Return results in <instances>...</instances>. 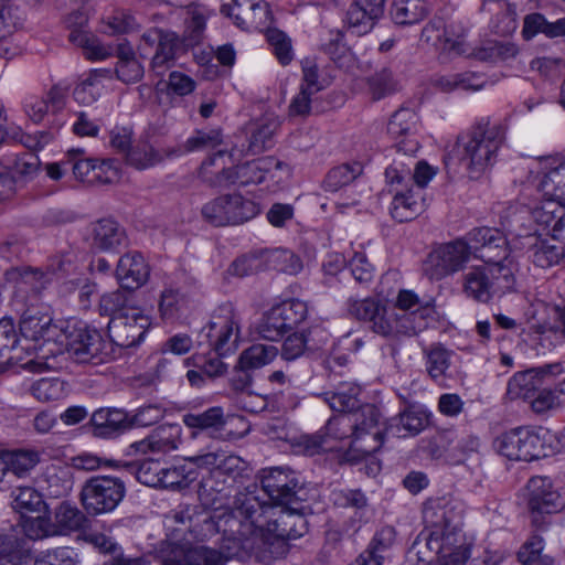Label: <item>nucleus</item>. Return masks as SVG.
Returning <instances> with one entry per match:
<instances>
[{"label":"nucleus","instance_id":"nucleus-62","mask_svg":"<svg viewBox=\"0 0 565 565\" xmlns=\"http://www.w3.org/2000/svg\"><path fill=\"white\" fill-rule=\"evenodd\" d=\"M379 19V15L372 14L367 9L354 1L347 12L349 30L356 35H363L372 31Z\"/></svg>","mask_w":565,"mask_h":565},{"label":"nucleus","instance_id":"nucleus-35","mask_svg":"<svg viewBox=\"0 0 565 565\" xmlns=\"http://www.w3.org/2000/svg\"><path fill=\"white\" fill-rule=\"evenodd\" d=\"M562 372L563 367L559 363L519 372L509 381L508 388H539L543 385L550 387L553 385L552 380Z\"/></svg>","mask_w":565,"mask_h":565},{"label":"nucleus","instance_id":"nucleus-2","mask_svg":"<svg viewBox=\"0 0 565 565\" xmlns=\"http://www.w3.org/2000/svg\"><path fill=\"white\" fill-rule=\"evenodd\" d=\"M226 153L227 150H217L201 163L199 175L203 182L214 188L231 185L248 186L260 184L269 177L273 178L275 170L285 169L287 173L290 172L287 163L273 156L262 157L226 168L223 161Z\"/></svg>","mask_w":565,"mask_h":565},{"label":"nucleus","instance_id":"nucleus-37","mask_svg":"<svg viewBox=\"0 0 565 565\" xmlns=\"http://www.w3.org/2000/svg\"><path fill=\"white\" fill-rule=\"evenodd\" d=\"M388 310L386 305L374 298L349 300V312L358 320L371 323L372 331L377 334V324L386 322Z\"/></svg>","mask_w":565,"mask_h":565},{"label":"nucleus","instance_id":"nucleus-28","mask_svg":"<svg viewBox=\"0 0 565 565\" xmlns=\"http://www.w3.org/2000/svg\"><path fill=\"white\" fill-rule=\"evenodd\" d=\"M182 436V428L179 424H163L157 427L147 438L131 445L137 452H169L175 450Z\"/></svg>","mask_w":565,"mask_h":565},{"label":"nucleus","instance_id":"nucleus-34","mask_svg":"<svg viewBox=\"0 0 565 565\" xmlns=\"http://www.w3.org/2000/svg\"><path fill=\"white\" fill-rule=\"evenodd\" d=\"M224 141L221 128L198 129L182 145L172 147L169 154L175 158L196 151L212 150Z\"/></svg>","mask_w":565,"mask_h":565},{"label":"nucleus","instance_id":"nucleus-61","mask_svg":"<svg viewBox=\"0 0 565 565\" xmlns=\"http://www.w3.org/2000/svg\"><path fill=\"white\" fill-rule=\"evenodd\" d=\"M454 355L451 350H448L443 344H431L426 351L427 371L434 380L443 379L450 366V359Z\"/></svg>","mask_w":565,"mask_h":565},{"label":"nucleus","instance_id":"nucleus-36","mask_svg":"<svg viewBox=\"0 0 565 565\" xmlns=\"http://www.w3.org/2000/svg\"><path fill=\"white\" fill-rule=\"evenodd\" d=\"M53 526L55 534L65 535L89 529L90 520L77 507L68 502H62L55 509Z\"/></svg>","mask_w":565,"mask_h":565},{"label":"nucleus","instance_id":"nucleus-9","mask_svg":"<svg viewBox=\"0 0 565 565\" xmlns=\"http://www.w3.org/2000/svg\"><path fill=\"white\" fill-rule=\"evenodd\" d=\"M259 213V204L239 192L218 195L201 209L203 220L215 227L241 225Z\"/></svg>","mask_w":565,"mask_h":565},{"label":"nucleus","instance_id":"nucleus-60","mask_svg":"<svg viewBox=\"0 0 565 565\" xmlns=\"http://www.w3.org/2000/svg\"><path fill=\"white\" fill-rule=\"evenodd\" d=\"M132 291L120 289L105 292L102 295L98 303V311L100 316L110 317V319L119 313L130 312L128 308Z\"/></svg>","mask_w":565,"mask_h":565},{"label":"nucleus","instance_id":"nucleus-15","mask_svg":"<svg viewBox=\"0 0 565 565\" xmlns=\"http://www.w3.org/2000/svg\"><path fill=\"white\" fill-rule=\"evenodd\" d=\"M526 504L532 523L540 525L542 514H553L565 508V491L547 476H534L526 483Z\"/></svg>","mask_w":565,"mask_h":565},{"label":"nucleus","instance_id":"nucleus-53","mask_svg":"<svg viewBox=\"0 0 565 565\" xmlns=\"http://www.w3.org/2000/svg\"><path fill=\"white\" fill-rule=\"evenodd\" d=\"M257 332L263 339L268 341H279L290 332L276 305L263 315Z\"/></svg>","mask_w":565,"mask_h":565},{"label":"nucleus","instance_id":"nucleus-44","mask_svg":"<svg viewBox=\"0 0 565 565\" xmlns=\"http://www.w3.org/2000/svg\"><path fill=\"white\" fill-rule=\"evenodd\" d=\"M428 13L425 0H393L392 20L398 25H411L420 22Z\"/></svg>","mask_w":565,"mask_h":565},{"label":"nucleus","instance_id":"nucleus-14","mask_svg":"<svg viewBox=\"0 0 565 565\" xmlns=\"http://www.w3.org/2000/svg\"><path fill=\"white\" fill-rule=\"evenodd\" d=\"M471 255L490 267H509L504 264L510 255L505 234L495 227H475L467 234Z\"/></svg>","mask_w":565,"mask_h":565},{"label":"nucleus","instance_id":"nucleus-42","mask_svg":"<svg viewBox=\"0 0 565 565\" xmlns=\"http://www.w3.org/2000/svg\"><path fill=\"white\" fill-rule=\"evenodd\" d=\"M519 53L518 46L509 41H487L476 47L472 55L476 60L498 64L514 58Z\"/></svg>","mask_w":565,"mask_h":565},{"label":"nucleus","instance_id":"nucleus-59","mask_svg":"<svg viewBox=\"0 0 565 565\" xmlns=\"http://www.w3.org/2000/svg\"><path fill=\"white\" fill-rule=\"evenodd\" d=\"M418 121L416 111L408 107L398 108L387 124V132L395 139L415 132Z\"/></svg>","mask_w":565,"mask_h":565},{"label":"nucleus","instance_id":"nucleus-29","mask_svg":"<svg viewBox=\"0 0 565 565\" xmlns=\"http://www.w3.org/2000/svg\"><path fill=\"white\" fill-rule=\"evenodd\" d=\"M92 246L100 252H116L126 243L125 228L114 218H100L92 224Z\"/></svg>","mask_w":565,"mask_h":565},{"label":"nucleus","instance_id":"nucleus-26","mask_svg":"<svg viewBox=\"0 0 565 565\" xmlns=\"http://www.w3.org/2000/svg\"><path fill=\"white\" fill-rule=\"evenodd\" d=\"M67 93V87L55 84L45 96H26L23 100L24 113L33 122L39 124L50 111L57 113L64 108Z\"/></svg>","mask_w":565,"mask_h":565},{"label":"nucleus","instance_id":"nucleus-58","mask_svg":"<svg viewBox=\"0 0 565 565\" xmlns=\"http://www.w3.org/2000/svg\"><path fill=\"white\" fill-rule=\"evenodd\" d=\"M278 352L277 347L271 344H253L242 352L238 364L245 369H258L270 363Z\"/></svg>","mask_w":565,"mask_h":565},{"label":"nucleus","instance_id":"nucleus-8","mask_svg":"<svg viewBox=\"0 0 565 565\" xmlns=\"http://www.w3.org/2000/svg\"><path fill=\"white\" fill-rule=\"evenodd\" d=\"M271 510V507L262 503L256 495L241 493L235 499L233 511L215 514L213 519L216 520L215 525L218 532L238 539L246 535L243 527L247 525L265 532L268 521L265 514Z\"/></svg>","mask_w":565,"mask_h":565},{"label":"nucleus","instance_id":"nucleus-11","mask_svg":"<svg viewBox=\"0 0 565 565\" xmlns=\"http://www.w3.org/2000/svg\"><path fill=\"white\" fill-rule=\"evenodd\" d=\"M126 495V484L120 477L98 475L85 481L81 503L89 515L113 512Z\"/></svg>","mask_w":565,"mask_h":565},{"label":"nucleus","instance_id":"nucleus-5","mask_svg":"<svg viewBox=\"0 0 565 565\" xmlns=\"http://www.w3.org/2000/svg\"><path fill=\"white\" fill-rule=\"evenodd\" d=\"M505 141V129L489 118L478 120L466 135L458 139L461 160L470 179H479L497 162L498 153Z\"/></svg>","mask_w":565,"mask_h":565},{"label":"nucleus","instance_id":"nucleus-23","mask_svg":"<svg viewBox=\"0 0 565 565\" xmlns=\"http://www.w3.org/2000/svg\"><path fill=\"white\" fill-rule=\"evenodd\" d=\"M426 310L404 311L398 315L390 309L385 323H379L380 335L397 339L414 337L427 328Z\"/></svg>","mask_w":565,"mask_h":565},{"label":"nucleus","instance_id":"nucleus-38","mask_svg":"<svg viewBox=\"0 0 565 565\" xmlns=\"http://www.w3.org/2000/svg\"><path fill=\"white\" fill-rule=\"evenodd\" d=\"M231 419L230 416H225L223 408L220 406H213L202 413H189L183 416V423L186 427L210 430L213 434L223 430Z\"/></svg>","mask_w":565,"mask_h":565},{"label":"nucleus","instance_id":"nucleus-3","mask_svg":"<svg viewBox=\"0 0 565 565\" xmlns=\"http://www.w3.org/2000/svg\"><path fill=\"white\" fill-rule=\"evenodd\" d=\"M423 518L430 526L427 545L437 547V565H466L470 557V547L463 542L452 508L440 501L428 502L423 510Z\"/></svg>","mask_w":565,"mask_h":565},{"label":"nucleus","instance_id":"nucleus-20","mask_svg":"<svg viewBox=\"0 0 565 565\" xmlns=\"http://www.w3.org/2000/svg\"><path fill=\"white\" fill-rule=\"evenodd\" d=\"M25 19V11L14 0H0V57L11 60L21 53L22 46L13 35Z\"/></svg>","mask_w":565,"mask_h":565},{"label":"nucleus","instance_id":"nucleus-48","mask_svg":"<svg viewBox=\"0 0 565 565\" xmlns=\"http://www.w3.org/2000/svg\"><path fill=\"white\" fill-rule=\"evenodd\" d=\"M565 210V203L556 200H544L531 211L532 220L535 224L552 237L554 230H556Z\"/></svg>","mask_w":565,"mask_h":565},{"label":"nucleus","instance_id":"nucleus-43","mask_svg":"<svg viewBox=\"0 0 565 565\" xmlns=\"http://www.w3.org/2000/svg\"><path fill=\"white\" fill-rule=\"evenodd\" d=\"M4 280L20 289L30 287L32 290H39L50 281V278L41 268L19 266L7 269L4 271Z\"/></svg>","mask_w":565,"mask_h":565},{"label":"nucleus","instance_id":"nucleus-30","mask_svg":"<svg viewBox=\"0 0 565 565\" xmlns=\"http://www.w3.org/2000/svg\"><path fill=\"white\" fill-rule=\"evenodd\" d=\"M171 148L158 149L150 143L148 138H140L127 153L125 162L137 170H147L164 162L167 159L175 158L169 154Z\"/></svg>","mask_w":565,"mask_h":565},{"label":"nucleus","instance_id":"nucleus-47","mask_svg":"<svg viewBox=\"0 0 565 565\" xmlns=\"http://www.w3.org/2000/svg\"><path fill=\"white\" fill-rule=\"evenodd\" d=\"M373 100L383 99L399 90V82L388 67H383L365 78Z\"/></svg>","mask_w":565,"mask_h":565},{"label":"nucleus","instance_id":"nucleus-49","mask_svg":"<svg viewBox=\"0 0 565 565\" xmlns=\"http://www.w3.org/2000/svg\"><path fill=\"white\" fill-rule=\"evenodd\" d=\"M278 127L279 121L275 117H265L258 120L250 132L249 151L256 154L271 148Z\"/></svg>","mask_w":565,"mask_h":565},{"label":"nucleus","instance_id":"nucleus-7","mask_svg":"<svg viewBox=\"0 0 565 565\" xmlns=\"http://www.w3.org/2000/svg\"><path fill=\"white\" fill-rule=\"evenodd\" d=\"M514 276L510 267L473 266L462 276V291L475 301L488 303L511 291Z\"/></svg>","mask_w":565,"mask_h":565},{"label":"nucleus","instance_id":"nucleus-52","mask_svg":"<svg viewBox=\"0 0 565 565\" xmlns=\"http://www.w3.org/2000/svg\"><path fill=\"white\" fill-rule=\"evenodd\" d=\"M320 397L335 412L342 415H358L366 404H361L356 394L352 391H323Z\"/></svg>","mask_w":565,"mask_h":565},{"label":"nucleus","instance_id":"nucleus-13","mask_svg":"<svg viewBox=\"0 0 565 565\" xmlns=\"http://www.w3.org/2000/svg\"><path fill=\"white\" fill-rule=\"evenodd\" d=\"M471 257L467 235L433 248L423 264L425 275L431 280H440L460 271Z\"/></svg>","mask_w":565,"mask_h":565},{"label":"nucleus","instance_id":"nucleus-22","mask_svg":"<svg viewBox=\"0 0 565 565\" xmlns=\"http://www.w3.org/2000/svg\"><path fill=\"white\" fill-rule=\"evenodd\" d=\"M308 532V521L303 514L291 505L281 509L275 519L266 522L264 535L266 540H276L277 542H286L297 540Z\"/></svg>","mask_w":565,"mask_h":565},{"label":"nucleus","instance_id":"nucleus-6","mask_svg":"<svg viewBox=\"0 0 565 565\" xmlns=\"http://www.w3.org/2000/svg\"><path fill=\"white\" fill-rule=\"evenodd\" d=\"M74 319L53 322L49 317H25L20 322L21 335L34 342V349L44 350L50 355L71 353V327Z\"/></svg>","mask_w":565,"mask_h":565},{"label":"nucleus","instance_id":"nucleus-31","mask_svg":"<svg viewBox=\"0 0 565 565\" xmlns=\"http://www.w3.org/2000/svg\"><path fill=\"white\" fill-rule=\"evenodd\" d=\"M93 435L100 438H113L129 427L128 415L116 408H99L90 418Z\"/></svg>","mask_w":565,"mask_h":565},{"label":"nucleus","instance_id":"nucleus-39","mask_svg":"<svg viewBox=\"0 0 565 565\" xmlns=\"http://www.w3.org/2000/svg\"><path fill=\"white\" fill-rule=\"evenodd\" d=\"M484 85V76L471 71L448 74L436 79V87L445 93L454 90L477 92L482 89Z\"/></svg>","mask_w":565,"mask_h":565},{"label":"nucleus","instance_id":"nucleus-1","mask_svg":"<svg viewBox=\"0 0 565 565\" xmlns=\"http://www.w3.org/2000/svg\"><path fill=\"white\" fill-rule=\"evenodd\" d=\"M322 435L333 445L348 440L344 459L355 463L376 452L383 445L382 415L372 404L358 415H339L328 420Z\"/></svg>","mask_w":565,"mask_h":565},{"label":"nucleus","instance_id":"nucleus-27","mask_svg":"<svg viewBox=\"0 0 565 565\" xmlns=\"http://www.w3.org/2000/svg\"><path fill=\"white\" fill-rule=\"evenodd\" d=\"M526 253L532 263L541 268L558 265L565 258V245L552 237H542L536 233L525 236Z\"/></svg>","mask_w":565,"mask_h":565},{"label":"nucleus","instance_id":"nucleus-45","mask_svg":"<svg viewBox=\"0 0 565 565\" xmlns=\"http://www.w3.org/2000/svg\"><path fill=\"white\" fill-rule=\"evenodd\" d=\"M363 173V164L359 161L345 162L333 167L323 180L326 191L337 192L351 184Z\"/></svg>","mask_w":565,"mask_h":565},{"label":"nucleus","instance_id":"nucleus-32","mask_svg":"<svg viewBox=\"0 0 565 565\" xmlns=\"http://www.w3.org/2000/svg\"><path fill=\"white\" fill-rule=\"evenodd\" d=\"M424 205L420 190H415L413 186L405 191L395 189L390 211L394 220L403 223L414 220L422 213Z\"/></svg>","mask_w":565,"mask_h":565},{"label":"nucleus","instance_id":"nucleus-55","mask_svg":"<svg viewBox=\"0 0 565 565\" xmlns=\"http://www.w3.org/2000/svg\"><path fill=\"white\" fill-rule=\"evenodd\" d=\"M186 306L188 298L179 289L166 288L161 291L159 312L162 320L171 321L179 318Z\"/></svg>","mask_w":565,"mask_h":565},{"label":"nucleus","instance_id":"nucleus-19","mask_svg":"<svg viewBox=\"0 0 565 565\" xmlns=\"http://www.w3.org/2000/svg\"><path fill=\"white\" fill-rule=\"evenodd\" d=\"M262 488L276 505L288 507L299 500L301 486L297 475L282 468H271L262 478Z\"/></svg>","mask_w":565,"mask_h":565},{"label":"nucleus","instance_id":"nucleus-64","mask_svg":"<svg viewBox=\"0 0 565 565\" xmlns=\"http://www.w3.org/2000/svg\"><path fill=\"white\" fill-rule=\"evenodd\" d=\"M268 267L288 275H296L302 269V263L298 256L285 249H275L264 254Z\"/></svg>","mask_w":565,"mask_h":565},{"label":"nucleus","instance_id":"nucleus-41","mask_svg":"<svg viewBox=\"0 0 565 565\" xmlns=\"http://www.w3.org/2000/svg\"><path fill=\"white\" fill-rule=\"evenodd\" d=\"M257 11H266L260 0H231L221 7V13L233 19L239 28L255 23Z\"/></svg>","mask_w":565,"mask_h":565},{"label":"nucleus","instance_id":"nucleus-63","mask_svg":"<svg viewBox=\"0 0 565 565\" xmlns=\"http://www.w3.org/2000/svg\"><path fill=\"white\" fill-rule=\"evenodd\" d=\"M276 307L290 331L297 330L307 320L309 315L307 302L297 298L284 300L277 303Z\"/></svg>","mask_w":565,"mask_h":565},{"label":"nucleus","instance_id":"nucleus-24","mask_svg":"<svg viewBox=\"0 0 565 565\" xmlns=\"http://www.w3.org/2000/svg\"><path fill=\"white\" fill-rule=\"evenodd\" d=\"M247 463L239 456L220 450V459L212 478H202L201 487L204 491L223 493L228 483L234 482L246 470Z\"/></svg>","mask_w":565,"mask_h":565},{"label":"nucleus","instance_id":"nucleus-16","mask_svg":"<svg viewBox=\"0 0 565 565\" xmlns=\"http://www.w3.org/2000/svg\"><path fill=\"white\" fill-rule=\"evenodd\" d=\"M71 330V354L76 361L97 364L109 356L108 344L97 328L74 319Z\"/></svg>","mask_w":565,"mask_h":565},{"label":"nucleus","instance_id":"nucleus-46","mask_svg":"<svg viewBox=\"0 0 565 565\" xmlns=\"http://www.w3.org/2000/svg\"><path fill=\"white\" fill-rule=\"evenodd\" d=\"M7 472L25 477L40 461V455L31 449H18L1 451Z\"/></svg>","mask_w":565,"mask_h":565},{"label":"nucleus","instance_id":"nucleus-18","mask_svg":"<svg viewBox=\"0 0 565 565\" xmlns=\"http://www.w3.org/2000/svg\"><path fill=\"white\" fill-rule=\"evenodd\" d=\"M179 45L178 34L170 30L152 28L141 35V50L145 46L156 47L151 68L159 76L173 65Z\"/></svg>","mask_w":565,"mask_h":565},{"label":"nucleus","instance_id":"nucleus-4","mask_svg":"<svg viewBox=\"0 0 565 565\" xmlns=\"http://www.w3.org/2000/svg\"><path fill=\"white\" fill-rule=\"evenodd\" d=\"M493 447L509 460L532 461L562 451L565 436L544 427L520 426L500 434L493 440Z\"/></svg>","mask_w":565,"mask_h":565},{"label":"nucleus","instance_id":"nucleus-57","mask_svg":"<svg viewBox=\"0 0 565 565\" xmlns=\"http://www.w3.org/2000/svg\"><path fill=\"white\" fill-rule=\"evenodd\" d=\"M544 540L541 535L533 534L520 547L518 559L523 565H554V558L543 554Z\"/></svg>","mask_w":565,"mask_h":565},{"label":"nucleus","instance_id":"nucleus-40","mask_svg":"<svg viewBox=\"0 0 565 565\" xmlns=\"http://www.w3.org/2000/svg\"><path fill=\"white\" fill-rule=\"evenodd\" d=\"M539 33L551 39L565 35V18L548 22L543 14L537 12L525 15L522 29L523 38L531 40Z\"/></svg>","mask_w":565,"mask_h":565},{"label":"nucleus","instance_id":"nucleus-33","mask_svg":"<svg viewBox=\"0 0 565 565\" xmlns=\"http://www.w3.org/2000/svg\"><path fill=\"white\" fill-rule=\"evenodd\" d=\"M430 413L419 406L411 405L398 416L397 424L391 425L388 428H383V431H390L397 437L416 436L423 431L429 424Z\"/></svg>","mask_w":565,"mask_h":565},{"label":"nucleus","instance_id":"nucleus-51","mask_svg":"<svg viewBox=\"0 0 565 565\" xmlns=\"http://www.w3.org/2000/svg\"><path fill=\"white\" fill-rule=\"evenodd\" d=\"M186 8L184 39L189 44H198L202 39L211 11L198 3H190Z\"/></svg>","mask_w":565,"mask_h":565},{"label":"nucleus","instance_id":"nucleus-54","mask_svg":"<svg viewBox=\"0 0 565 565\" xmlns=\"http://www.w3.org/2000/svg\"><path fill=\"white\" fill-rule=\"evenodd\" d=\"M68 41L81 47L89 61H103L114 54L111 46L104 45L92 32L87 34L73 33L68 35Z\"/></svg>","mask_w":565,"mask_h":565},{"label":"nucleus","instance_id":"nucleus-17","mask_svg":"<svg viewBox=\"0 0 565 565\" xmlns=\"http://www.w3.org/2000/svg\"><path fill=\"white\" fill-rule=\"evenodd\" d=\"M150 324L148 316L138 309H130V312L119 313L109 320L108 337L117 347L131 348L143 340Z\"/></svg>","mask_w":565,"mask_h":565},{"label":"nucleus","instance_id":"nucleus-25","mask_svg":"<svg viewBox=\"0 0 565 565\" xmlns=\"http://www.w3.org/2000/svg\"><path fill=\"white\" fill-rule=\"evenodd\" d=\"M115 274L122 289L135 291L149 280L150 266L141 253L128 252L120 256Z\"/></svg>","mask_w":565,"mask_h":565},{"label":"nucleus","instance_id":"nucleus-56","mask_svg":"<svg viewBox=\"0 0 565 565\" xmlns=\"http://www.w3.org/2000/svg\"><path fill=\"white\" fill-rule=\"evenodd\" d=\"M199 472L185 461L184 465L163 467L161 475L160 488L166 489H183L195 481Z\"/></svg>","mask_w":565,"mask_h":565},{"label":"nucleus","instance_id":"nucleus-12","mask_svg":"<svg viewBox=\"0 0 565 565\" xmlns=\"http://www.w3.org/2000/svg\"><path fill=\"white\" fill-rule=\"evenodd\" d=\"M239 316L232 303L220 306L200 332L209 347L220 356L233 354L238 349Z\"/></svg>","mask_w":565,"mask_h":565},{"label":"nucleus","instance_id":"nucleus-21","mask_svg":"<svg viewBox=\"0 0 565 565\" xmlns=\"http://www.w3.org/2000/svg\"><path fill=\"white\" fill-rule=\"evenodd\" d=\"M422 40L440 53L460 55L466 52L465 31L454 23L444 25L441 20L428 22L422 30Z\"/></svg>","mask_w":565,"mask_h":565},{"label":"nucleus","instance_id":"nucleus-50","mask_svg":"<svg viewBox=\"0 0 565 565\" xmlns=\"http://www.w3.org/2000/svg\"><path fill=\"white\" fill-rule=\"evenodd\" d=\"M545 200L565 201V163L550 168L539 183Z\"/></svg>","mask_w":565,"mask_h":565},{"label":"nucleus","instance_id":"nucleus-10","mask_svg":"<svg viewBox=\"0 0 565 565\" xmlns=\"http://www.w3.org/2000/svg\"><path fill=\"white\" fill-rule=\"evenodd\" d=\"M157 557L161 565H225L227 558L217 550L204 545L185 547L184 545L162 541L157 548ZM118 565H149L143 558L117 559Z\"/></svg>","mask_w":565,"mask_h":565}]
</instances>
